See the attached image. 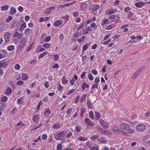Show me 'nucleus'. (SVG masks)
<instances>
[{"label": "nucleus", "instance_id": "61", "mask_svg": "<svg viewBox=\"0 0 150 150\" xmlns=\"http://www.w3.org/2000/svg\"><path fill=\"white\" fill-rule=\"evenodd\" d=\"M63 87L59 83V87L58 88V90L59 91H61L63 89Z\"/></svg>", "mask_w": 150, "mask_h": 150}, {"label": "nucleus", "instance_id": "13", "mask_svg": "<svg viewBox=\"0 0 150 150\" xmlns=\"http://www.w3.org/2000/svg\"><path fill=\"white\" fill-rule=\"evenodd\" d=\"M28 79L27 76V74L25 73H23L22 74V80L25 81Z\"/></svg>", "mask_w": 150, "mask_h": 150}, {"label": "nucleus", "instance_id": "64", "mask_svg": "<svg viewBox=\"0 0 150 150\" xmlns=\"http://www.w3.org/2000/svg\"><path fill=\"white\" fill-rule=\"evenodd\" d=\"M91 150H99V147L98 146L93 147L91 149Z\"/></svg>", "mask_w": 150, "mask_h": 150}, {"label": "nucleus", "instance_id": "25", "mask_svg": "<svg viewBox=\"0 0 150 150\" xmlns=\"http://www.w3.org/2000/svg\"><path fill=\"white\" fill-rule=\"evenodd\" d=\"M14 49V47L13 45H10L8 47L7 49L9 51H11Z\"/></svg>", "mask_w": 150, "mask_h": 150}, {"label": "nucleus", "instance_id": "54", "mask_svg": "<svg viewBox=\"0 0 150 150\" xmlns=\"http://www.w3.org/2000/svg\"><path fill=\"white\" fill-rule=\"evenodd\" d=\"M42 139L43 140H45L47 138V135L45 134H44V135H43L42 136Z\"/></svg>", "mask_w": 150, "mask_h": 150}, {"label": "nucleus", "instance_id": "39", "mask_svg": "<svg viewBox=\"0 0 150 150\" xmlns=\"http://www.w3.org/2000/svg\"><path fill=\"white\" fill-rule=\"evenodd\" d=\"M47 53V52H44L40 54L39 57V58H41L44 57Z\"/></svg>", "mask_w": 150, "mask_h": 150}, {"label": "nucleus", "instance_id": "6", "mask_svg": "<svg viewBox=\"0 0 150 150\" xmlns=\"http://www.w3.org/2000/svg\"><path fill=\"white\" fill-rule=\"evenodd\" d=\"M113 131L115 134H118L121 132V130L117 126L114 127L112 129Z\"/></svg>", "mask_w": 150, "mask_h": 150}, {"label": "nucleus", "instance_id": "35", "mask_svg": "<svg viewBox=\"0 0 150 150\" xmlns=\"http://www.w3.org/2000/svg\"><path fill=\"white\" fill-rule=\"evenodd\" d=\"M60 127V126L59 125L57 124H55L53 126L52 128L58 129Z\"/></svg>", "mask_w": 150, "mask_h": 150}, {"label": "nucleus", "instance_id": "44", "mask_svg": "<svg viewBox=\"0 0 150 150\" xmlns=\"http://www.w3.org/2000/svg\"><path fill=\"white\" fill-rule=\"evenodd\" d=\"M12 19V17L11 16H9L8 18L6 19V22H8Z\"/></svg>", "mask_w": 150, "mask_h": 150}, {"label": "nucleus", "instance_id": "46", "mask_svg": "<svg viewBox=\"0 0 150 150\" xmlns=\"http://www.w3.org/2000/svg\"><path fill=\"white\" fill-rule=\"evenodd\" d=\"M84 24H81L77 28V30L78 31H79L81 30V28H82L84 26Z\"/></svg>", "mask_w": 150, "mask_h": 150}, {"label": "nucleus", "instance_id": "7", "mask_svg": "<svg viewBox=\"0 0 150 150\" xmlns=\"http://www.w3.org/2000/svg\"><path fill=\"white\" fill-rule=\"evenodd\" d=\"M27 40V38L26 37H23L22 39L21 42V44L20 45V47L22 48L23 47L26 42Z\"/></svg>", "mask_w": 150, "mask_h": 150}, {"label": "nucleus", "instance_id": "19", "mask_svg": "<svg viewBox=\"0 0 150 150\" xmlns=\"http://www.w3.org/2000/svg\"><path fill=\"white\" fill-rule=\"evenodd\" d=\"M8 8V5H5L1 7V10L2 11H6Z\"/></svg>", "mask_w": 150, "mask_h": 150}, {"label": "nucleus", "instance_id": "41", "mask_svg": "<svg viewBox=\"0 0 150 150\" xmlns=\"http://www.w3.org/2000/svg\"><path fill=\"white\" fill-rule=\"evenodd\" d=\"M81 127L78 126L76 127L75 130L77 132H79L81 131Z\"/></svg>", "mask_w": 150, "mask_h": 150}, {"label": "nucleus", "instance_id": "37", "mask_svg": "<svg viewBox=\"0 0 150 150\" xmlns=\"http://www.w3.org/2000/svg\"><path fill=\"white\" fill-rule=\"evenodd\" d=\"M85 112V111L84 109L83 108H81L80 111V115L81 117H82L84 115Z\"/></svg>", "mask_w": 150, "mask_h": 150}, {"label": "nucleus", "instance_id": "21", "mask_svg": "<svg viewBox=\"0 0 150 150\" xmlns=\"http://www.w3.org/2000/svg\"><path fill=\"white\" fill-rule=\"evenodd\" d=\"M99 8V6L98 4L92 6V9L93 11L97 10Z\"/></svg>", "mask_w": 150, "mask_h": 150}, {"label": "nucleus", "instance_id": "55", "mask_svg": "<svg viewBox=\"0 0 150 150\" xmlns=\"http://www.w3.org/2000/svg\"><path fill=\"white\" fill-rule=\"evenodd\" d=\"M98 88V84L94 83L92 86V89H93L94 88Z\"/></svg>", "mask_w": 150, "mask_h": 150}, {"label": "nucleus", "instance_id": "1", "mask_svg": "<svg viewBox=\"0 0 150 150\" xmlns=\"http://www.w3.org/2000/svg\"><path fill=\"white\" fill-rule=\"evenodd\" d=\"M119 126L121 130L126 131L130 129L129 125L126 123L121 122Z\"/></svg>", "mask_w": 150, "mask_h": 150}, {"label": "nucleus", "instance_id": "16", "mask_svg": "<svg viewBox=\"0 0 150 150\" xmlns=\"http://www.w3.org/2000/svg\"><path fill=\"white\" fill-rule=\"evenodd\" d=\"M95 113L96 119V120H98L100 118V114L99 113L97 112H95Z\"/></svg>", "mask_w": 150, "mask_h": 150}, {"label": "nucleus", "instance_id": "53", "mask_svg": "<svg viewBox=\"0 0 150 150\" xmlns=\"http://www.w3.org/2000/svg\"><path fill=\"white\" fill-rule=\"evenodd\" d=\"M8 65V64L6 62H2V67L3 68H4L6 67V66H7Z\"/></svg>", "mask_w": 150, "mask_h": 150}, {"label": "nucleus", "instance_id": "58", "mask_svg": "<svg viewBox=\"0 0 150 150\" xmlns=\"http://www.w3.org/2000/svg\"><path fill=\"white\" fill-rule=\"evenodd\" d=\"M120 37L119 35H116L114 36L113 37V39L114 40H116Z\"/></svg>", "mask_w": 150, "mask_h": 150}, {"label": "nucleus", "instance_id": "62", "mask_svg": "<svg viewBox=\"0 0 150 150\" xmlns=\"http://www.w3.org/2000/svg\"><path fill=\"white\" fill-rule=\"evenodd\" d=\"M44 86L46 88H48L49 87V83L48 82H46L45 83Z\"/></svg>", "mask_w": 150, "mask_h": 150}, {"label": "nucleus", "instance_id": "24", "mask_svg": "<svg viewBox=\"0 0 150 150\" xmlns=\"http://www.w3.org/2000/svg\"><path fill=\"white\" fill-rule=\"evenodd\" d=\"M87 105L89 108L91 109L93 108V106L91 105L89 100H88L87 101Z\"/></svg>", "mask_w": 150, "mask_h": 150}, {"label": "nucleus", "instance_id": "22", "mask_svg": "<svg viewBox=\"0 0 150 150\" xmlns=\"http://www.w3.org/2000/svg\"><path fill=\"white\" fill-rule=\"evenodd\" d=\"M89 117L92 119H93L94 118V115L93 111H90L89 112Z\"/></svg>", "mask_w": 150, "mask_h": 150}, {"label": "nucleus", "instance_id": "9", "mask_svg": "<svg viewBox=\"0 0 150 150\" xmlns=\"http://www.w3.org/2000/svg\"><path fill=\"white\" fill-rule=\"evenodd\" d=\"M85 122L90 126H93L94 125V123L88 118H86Z\"/></svg>", "mask_w": 150, "mask_h": 150}, {"label": "nucleus", "instance_id": "27", "mask_svg": "<svg viewBox=\"0 0 150 150\" xmlns=\"http://www.w3.org/2000/svg\"><path fill=\"white\" fill-rule=\"evenodd\" d=\"M75 2V1H74L73 2L70 3L69 4H67L63 5H62L61 6H62V8L64 7L65 6H70L72 4H74Z\"/></svg>", "mask_w": 150, "mask_h": 150}, {"label": "nucleus", "instance_id": "47", "mask_svg": "<svg viewBox=\"0 0 150 150\" xmlns=\"http://www.w3.org/2000/svg\"><path fill=\"white\" fill-rule=\"evenodd\" d=\"M88 48V46L87 45H84L83 47V50L86 51Z\"/></svg>", "mask_w": 150, "mask_h": 150}, {"label": "nucleus", "instance_id": "17", "mask_svg": "<svg viewBox=\"0 0 150 150\" xmlns=\"http://www.w3.org/2000/svg\"><path fill=\"white\" fill-rule=\"evenodd\" d=\"M98 141L99 142H102L103 143H106L107 142L106 139L104 137H103L99 139H98Z\"/></svg>", "mask_w": 150, "mask_h": 150}, {"label": "nucleus", "instance_id": "11", "mask_svg": "<svg viewBox=\"0 0 150 150\" xmlns=\"http://www.w3.org/2000/svg\"><path fill=\"white\" fill-rule=\"evenodd\" d=\"M54 8L55 7L53 6L46 9V13L47 14H49L50 13L51 11V10H54Z\"/></svg>", "mask_w": 150, "mask_h": 150}, {"label": "nucleus", "instance_id": "60", "mask_svg": "<svg viewBox=\"0 0 150 150\" xmlns=\"http://www.w3.org/2000/svg\"><path fill=\"white\" fill-rule=\"evenodd\" d=\"M98 137V136H93L91 137V139L93 140H94L95 139H97Z\"/></svg>", "mask_w": 150, "mask_h": 150}, {"label": "nucleus", "instance_id": "32", "mask_svg": "<svg viewBox=\"0 0 150 150\" xmlns=\"http://www.w3.org/2000/svg\"><path fill=\"white\" fill-rule=\"evenodd\" d=\"M42 46L44 47H45L46 48H48L50 47V45L47 43H45L43 44Z\"/></svg>", "mask_w": 150, "mask_h": 150}, {"label": "nucleus", "instance_id": "40", "mask_svg": "<svg viewBox=\"0 0 150 150\" xmlns=\"http://www.w3.org/2000/svg\"><path fill=\"white\" fill-rule=\"evenodd\" d=\"M62 144H58L57 145V150H62Z\"/></svg>", "mask_w": 150, "mask_h": 150}, {"label": "nucleus", "instance_id": "12", "mask_svg": "<svg viewBox=\"0 0 150 150\" xmlns=\"http://www.w3.org/2000/svg\"><path fill=\"white\" fill-rule=\"evenodd\" d=\"M32 30L29 28H27L25 30V33L26 35H29L32 32Z\"/></svg>", "mask_w": 150, "mask_h": 150}, {"label": "nucleus", "instance_id": "26", "mask_svg": "<svg viewBox=\"0 0 150 150\" xmlns=\"http://www.w3.org/2000/svg\"><path fill=\"white\" fill-rule=\"evenodd\" d=\"M79 139L81 141H87L88 140V138H87L82 137H80L79 138Z\"/></svg>", "mask_w": 150, "mask_h": 150}, {"label": "nucleus", "instance_id": "23", "mask_svg": "<svg viewBox=\"0 0 150 150\" xmlns=\"http://www.w3.org/2000/svg\"><path fill=\"white\" fill-rule=\"evenodd\" d=\"M39 116L38 115H36L34 116L33 118V121L34 122H36L38 121V120L39 119Z\"/></svg>", "mask_w": 150, "mask_h": 150}, {"label": "nucleus", "instance_id": "56", "mask_svg": "<svg viewBox=\"0 0 150 150\" xmlns=\"http://www.w3.org/2000/svg\"><path fill=\"white\" fill-rule=\"evenodd\" d=\"M92 73L95 75H96L97 74V71L95 69H93L91 71Z\"/></svg>", "mask_w": 150, "mask_h": 150}, {"label": "nucleus", "instance_id": "18", "mask_svg": "<svg viewBox=\"0 0 150 150\" xmlns=\"http://www.w3.org/2000/svg\"><path fill=\"white\" fill-rule=\"evenodd\" d=\"M81 87L83 90L86 88H88L89 86L86 83H83Z\"/></svg>", "mask_w": 150, "mask_h": 150}, {"label": "nucleus", "instance_id": "36", "mask_svg": "<svg viewBox=\"0 0 150 150\" xmlns=\"http://www.w3.org/2000/svg\"><path fill=\"white\" fill-rule=\"evenodd\" d=\"M7 99L8 98L6 96H4L2 98L1 100L3 102H5L7 101Z\"/></svg>", "mask_w": 150, "mask_h": 150}, {"label": "nucleus", "instance_id": "20", "mask_svg": "<svg viewBox=\"0 0 150 150\" xmlns=\"http://www.w3.org/2000/svg\"><path fill=\"white\" fill-rule=\"evenodd\" d=\"M12 89L10 87H8L7 88L6 91V93L8 95L11 94L12 93Z\"/></svg>", "mask_w": 150, "mask_h": 150}, {"label": "nucleus", "instance_id": "14", "mask_svg": "<svg viewBox=\"0 0 150 150\" xmlns=\"http://www.w3.org/2000/svg\"><path fill=\"white\" fill-rule=\"evenodd\" d=\"M26 27L25 23L24 22L21 26L19 30L20 31H23L24 30L25 28Z\"/></svg>", "mask_w": 150, "mask_h": 150}, {"label": "nucleus", "instance_id": "3", "mask_svg": "<svg viewBox=\"0 0 150 150\" xmlns=\"http://www.w3.org/2000/svg\"><path fill=\"white\" fill-rule=\"evenodd\" d=\"M144 68L143 67H140L136 71L132 76V79H134L139 74L141 71Z\"/></svg>", "mask_w": 150, "mask_h": 150}, {"label": "nucleus", "instance_id": "38", "mask_svg": "<svg viewBox=\"0 0 150 150\" xmlns=\"http://www.w3.org/2000/svg\"><path fill=\"white\" fill-rule=\"evenodd\" d=\"M60 22L59 21H57L54 23V25L56 26H58L60 25Z\"/></svg>", "mask_w": 150, "mask_h": 150}, {"label": "nucleus", "instance_id": "10", "mask_svg": "<svg viewBox=\"0 0 150 150\" xmlns=\"http://www.w3.org/2000/svg\"><path fill=\"white\" fill-rule=\"evenodd\" d=\"M66 131H62L58 133L57 136L59 137H64V136L66 134Z\"/></svg>", "mask_w": 150, "mask_h": 150}, {"label": "nucleus", "instance_id": "49", "mask_svg": "<svg viewBox=\"0 0 150 150\" xmlns=\"http://www.w3.org/2000/svg\"><path fill=\"white\" fill-rule=\"evenodd\" d=\"M111 40V39H108V40L104 42L103 43V44L104 45L108 44L110 41Z\"/></svg>", "mask_w": 150, "mask_h": 150}, {"label": "nucleus", "instance_id": "50", "mask_svg": "<svg viewBox=\"0 0 150 150\" xmlns=\"http://www.w3.org/2000/svg\"><path fill=\"white\" fill-rule=\"evenodd\" d=\"M59 66L58 64H54L52 67V68L54 69L55 68H59Z\"/></svg>", "mask_w": 150, "mask_h": 150}, {"label": "nucleus", "instance_id": "63", "mask_svg": "<svg viewBox=\"0 0 150 150\" xmlns=\"http://www.w3.org/2000/svg\"><path fill=\"white\" fill-rule=\"evenodd\" d=\"M72 110V108H69L67 111V114L68 115H69L70 114L71 112V111Z\"/></svg>", "mask_w": 150, "mask_h": 150}, {"label": "nucleus", "instance_id": "4", "mask_svg": "<svg viewBox=\"0 0 150 150\" xmlns=\"http://www.w3.org/2000/svg\"><path fill=\"white\" fill-rule=\"evenodd\" d=\"M147 4V2L141 1L136 2L135 3V6L139 8H142V6L144 5H146Z\"/></svg>", "mask_w": 150, "mask_h": 150}, {"label": "nucleus", "instance_id": "30", "mask_svg": "<svg viewBox=\"0 0 150 150\" xmlns=\"http://www.w3.org/2000/svg\"><path fill=\"white\" fill-rule=\"evenodd\" d=\"M101 125L105 128H107L109 126L108 124L105 122Z\"/></svg>", "mask_w": 150, "mask_h": 150}, {"label": "nucleus", "instance_id": "43", "mask_svg": "<svg viewBox=\"0 0 150 150\" xmlns=\"http://www.w3.org/2000/svg\"><path fill=\"white\" fill-rule=\"evenodd\" d=\"M15 68L16 70H18L20 68V65L18 64H16L15 66Z\"/></svg>", "mask_w": 150, "mask_h": 150}, {"label": "nucleus", "instance_id": "8", "mask_svg": "<svg viewBox=\"0 0 150 150\" xmlns=\"http://www.w3.org/2000/svg\"><path fill=\"white\" fill-rule=\"evenodd\" d=\"M23 35L21 33H19L18 32H16L13 34V38H17L18 39H20L22 38Z\"/></svg>", "mask_w": 150, "mask_h": 150}, {"label": "nucleus", "instance_id": "31", "mask_svg": "<svg viewBox=\"0 0 150 150\" xmlns=\"http://www.w3.org/2000/svg\"><path fill=\"white\" fill-rule=\"evenodd\" d=\"M50 110L47 109L46 110V111L44 112V114H45V115L48 116L50 114Z\"/></svg>", "mask_w": 150, "mask_h": 150}, {"label": "nucleus", "instance_id": "59", "mask_svg": "<svg viewBox=\"0 0 150 150\" xmlns=\"http://www.w3.org/2000/svg\"><path fill=\"white\" fill-rule=\"evenodd\" d=\"M16 125L17 126H23L24 125V124L22 123L21 122H18L17 123Z\"/></svg>", "mask_w": 150, "mask_h": 150}, {"label": "nucleus", "instance_id": "51", "mask_svg": "<svg viewBox=\"0 0 150 150\" xmlns=\"http://www.w3.org/2000/svg\"><path fill=\"white\" fill-rule=\"evenodd\" d=\"M133 14L131 12H129V14L128 15V16L127 17V18L129 19H130L131 17L132 16Z\"/></svg>", "mask_w": 150, "mask_h": 150}, {"label": "nucleus", "instance_id": "28", "mask_svg": "<svg viewBox=\"0 0 150 150\" xmlns=\"http://www.w3.org/2000/svg\"><path fill=\"white\" fill-rule=\"evenodd\" d=\"M86 96V94H83L81 96L80 100L81 102L82 103L84 101V99Z\"/></svg>", "mask_w": 150, "mask_h": 150}, {"label": "nucleus", "instance_id": "29", "mask_svg": "<svg viewBox=\"0 0 150 150\" xmlns=\"http://www.w3.org/2000/svg\"><path fill=\"white\" fill-rule=\"evenodd\" d=\"M108 23L109 21H108V20L107 19H105V20L103 21H102L101 25H103L105 24H108Z\"/></svg>", "mask_w": 150, "mask_h": 150}, {"label": "nucleus", "instance_id": "15", "mask_svg": "<svg viewBox=\"0 0 150 150\" xmlns=\"http://www.w3.org/2000/svg\"><path fill=\"white\" fill-rule=\"evenodd\" d=\"M16 12V9L13 7H12L11 8L10 14L11 15H14Z\"/></svg>", "mask_w": 150, "mask_h": 150}, {"label": "nucleus", "instance_id": "33", "mask_svg": "<svg viewBox=\"0 0 150 150\" xmlns=\"http://www.w3.org/2000/svg\"><path fill=\"white\" fill-rule=\"evenodd\" d=\"M85 38V37L84 36H82L80 38L78 39L77 41L79 42H81L83 41Z\"/></svg>", "mask_w": 150, "mask_h": 150}, {"label": "nucleus", "instance_id": "34", "mask_svg": "<svg viewBox=\"0 0 150 150\" xmlns=\"http://www.w3.org/2000/svg\"><path fill=\"white\" fill-rule=\"evenodd\" d=\"M62 83L64 84L68 82V81L66 79L65 77L64 76L62 79Z\"/></svg>", "mask_w": 150, "mask_h": 150}, {"label": "nucleus", "instance_id": "57", "mask_svg": "<svg viewBox=\"0 0 150 150\" xmlns=\"http://www.w3.org/2000/svg\"><path fill=\"white\" fill-rule=\"evenodd\" d=\"M18 10L19 11L22 12L23 11V9L22 7L20 6L18 8Z\"/></svg>", "mask_w": 150, "mask_h": 150}, {"label": "nucleus", "instance_id": "5", "mask_svg": "<svg viewBox=\"0 0 150 150\" xmlns=\"http://www.w3.org/2000/svg\"><path fill=\"white\" fill-rule=\"evenodd\" d=\"M11 34L10 33H6L4 35V38L5 42H6L8 41L11 39Z\"/></svg>", "mask_w": 150, "mask_h": 150}, {"label": "nucleus", "instance_id": "2", "mask_svg": "<svg viewBox=\"0 0 150 150\" xmlns=\"http://www.w3.org/2000/svg\"><path fill=\"white\" fill-rule=\"evenodd\" d=\"M146 127L145 125L142 124L138 125L136 127V129L139 132H143L145 129Z\"/></svg>", "mask_w": 150, "mask_h": 150}, {"label": "nucleus", "instance_id": "48", "mask_svg": "<svg viewBox=\"0 0 150 150\" xmlns=\"http://www.w3.org/2000/svg\"><path fill=\"white\" fill-rule=\"evenodd\" d=\"M16 83L18 86H21L23 84V82L22 81H17Z\"/></svg>", "mask_w": 150, "mask_h": 150}, {"label": "nucleus", "instance_id": "42", "mask_svg": "<svg viewBox=\"0 0 150 150\" xmlns=\"http://www.w3.org/2000/svg\"><path fill=\"white\" fill-rule=\"evenodd\" d=\"M88 78L91 81H92L93 80V78L91 74H89L88 75Z\"/></svg>", "mask_w": 150, "mask_h": 150}, {"label": "nucleus", "instance_id": "45", "mask_svg": "<svg viewBox=\"0 0 150 150\" xmlns=\"http://www.w3.org/2000/svg\"><path fill=\"white\" fill-rule=\"evenodd\" d=\"M51 38L50 36H48L45 38V42H48L51 40Z\"/></svg>", "mask_w": 150, "mask_h": 150}, {"label": "nucleus", "instance_id": "52", "mask_svg": "<svg viewBox=\"0 0 150 150\" xmlns=\"http://www.w3.org/2000/svg\"><path fill=\"white\" fill-rule=\"evenodd\" d=\"M64 39V36L63 34H61L60 35L59 40L61 41H62Z\"/></svg>", "mask_w": 150, "mask_h": 150}]
</instances>
